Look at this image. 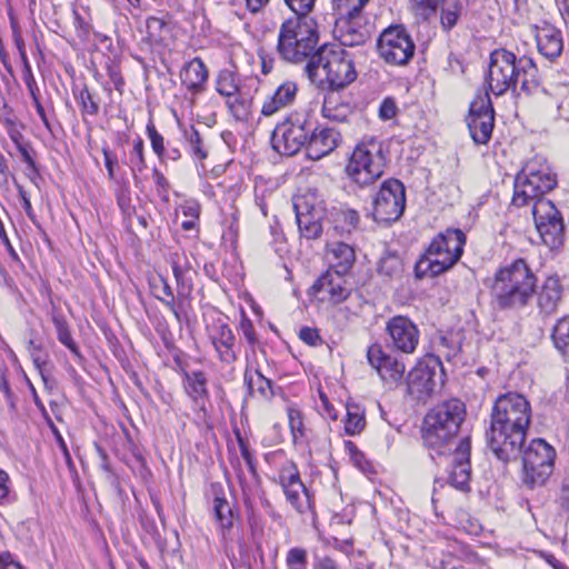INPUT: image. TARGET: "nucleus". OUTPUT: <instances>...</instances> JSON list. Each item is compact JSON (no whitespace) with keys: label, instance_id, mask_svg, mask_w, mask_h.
Returning a JSON list of instances; mask_svg holds the SVG:
<instances>
[{"label":"nucleus","instance_id":"obj_19","mask_svg":"<svg viewBox=\"0 0 569 569\" xmlns=\"http://www.w3.org/2000/svg\"><path fill=\"white\" fill-rule=\"evenodd\" d=\"M279 483L283 489L288 502L299 512L305 513L312 509L309 490L302 483L296 466L282 468Z\"/></svg>","mask_w":569,"mask_h":569},{"label":"nucleus","instance_id":"obj_17","mask_svg":"<svg viewBox=\"0 0 569 569\" xmlns=\"http://www.w3.org/2000/svg\"><path fill=\"white\" fill-rule=\"evenodd\" d=\"M388 346L396 351L411 355L419 345L420 332L406 316H395L386 323Z\"/></svg>","mask_w":569,"mask_h":569},{"label":"nucleus","instance_id":"obj_1","mask_svg":"<svg viewBox=\"0 0 569 569\" xmlns=\"http://www.w3.org/2000/svg\"><path fill=\"white\" fill-rule=\"evenodd\" d=\"M557 186L556 176L548 167L537 168L528 162L515 180L512 204L532 206L531 213L541 241L550 249H558L565 239L562 217L553 202L543 197Z\"/></svg>","mask_w":569,"mask_h":569},{"label":"nucleus","instance_id":"obj_28","mask_svg":"<svg viewBox=\"0 0 569 569\" xmlns=\"http://www.w3.org/2000/svg\"><path fill=\"white\" fill-rule=\"evenodd\" d=\"M181 83L192 94L204 90L208 80V70L200 58L187 62L180 71Z\"/></svg>","mask_w":569,"mask_h":569},{"label":"nucleus","instance_id":"obj_41","mask_svg":"<svg viewBox=\"0 0 569 569\" xmlns=\"http://www.w3.org/2000/svg\"><path fill=\"white\" fill-rule=\"evenodd\" d=\"M443 2L445 0H411V9L417 17L427 20L436 14Z\"/></svg>","mask_w":569,"mask_h":569},{"label":"nucleus","instance_id":"obj_47","mask_svg":"<svg viewBox=\"0 0 569 569\" xmlns=\"http://www.w3.org/2000/svg\"><path fill=\"white\" fill-rule=\"evenodd\" d=\"M77 100L80 103L83 113L90 116H97L99 113V103L94 100L87 87L80 90L77 96Z\"/></svg>","mask_w":569,"mask_h":569},{"label":"nucleus","instance_id":"obj_54","mask_svg":"<svg viewBox=\"0 0 569 569\" xmlns=\"http://www.w3.org/2000/svg\"><path fill=\"white\" fill-rule=\"evenodd\" d=\"M237 438H238L241 456L243 457V459L249 468V471L252 473V476L254 478H257L258 475H257V470H256L254 460H253L252 455L249 451L248 445L239 433L237 435Z\"/></svg>","mask_w":569,"mask_h":569},{"label":"nucleus","instance_id":"obj_49","mask_svg":"<svg viewBox=\"0 0 569 569\" xmlns=\"http://www.w3.org/2000/svg\"><path fill=\"white\" fill-rule=\"evenodd\" d=\"M21 58H22V61H23L22 78H23V81H24V83H26V86L28 88V91H29L31 98L34 99V97H39L38 96L39 88L37 86V82H36L34 76L32 73L30 63H29L28 58H27L24 52L21 53Z\"/></svg>","mask_w":569,"mask_h":569},{"label":"nucleus","instance_id":"obj_44","mask_svg":"<svg viewBox=\"0 0 569 569\" xmlns=\"http://www.w3.org/2000/svg\"><path fill=\"white\" fill-rule=\"evenodd\" d=\"M317 0H283L286 7L293 12L291 18H311Z\"/></svg>","mask_w":569,"mask_h":569},{"label":"nucleus","instance_id":"obj_32","mask_svg":"<svg viewBox=\"0 0 569 569\" xmlns=\"http://www.w3.org/2000/svg\"><path fill=\"white\" fill-rule=\"evenodd\" d=\"M331 253L330 270L337 271L340 274H347L356 260L353 248L345 242H337L333 244Z\"/></svg>","mask_w":569,"mask_h":569},{"label":"nucleus","instance_id":"obj_18","mask_svg":"<svg viewBox=\"0 0 569 569\" xmlns=\"http://www.w3.org/2000/svg\"><path fill=\"white\" fill-rule=\"evenodd\" d=\"M367 360L382 381L398 386L403 379L406 366L396 356L387 353L380 343H372L367 349Z\"/></svg>","mask_w":569,"mask_h":569},{"label":"nucleus","instance_id":"obj_57","mask_svg":"<svg viewBox=\"0 0 569 569\" xmlns=\"http://www.w3.org/2000/svg\"><path fill=\"white\" fill-rule=\"evenodd\" d=\"M9 482V475L4 470L0 469V505H4L8 502V497L10 492Z\"/></svg>","mask_w":569,"mask_h":569},{"label":"nucleus","instance_id":"obj_58","mask_svg":"<svg viewBox=\"0 0 569 569\" xmlns=\"http://www.w3.org/2000/svg\"><path fill=\"white\" fill-rule=\"evenodd\" d=\"M51 429H52V432L56 436V440H57V442L59 445V448L61 449V451L63 453L66 463L68 465V467L70 469L73 468L72 458H71V455L69 452V449L67 447L66 441L63 440L62 436L60 435V432L58 431V429L54 426H51Z\"/></svg>","mask_w":569,"mask_h":569},{"label":"nucleus","instance_id":"obj_51","mask_svg":"<svg viewBox=\"0 0 569 569\" xmlns=\"http://www.w3.org/2000/svg\"><path fill=\"white\" fill-rule=\"evenodd\" d=\"M161 282H162V292H163L164 297L163 298L158 297V298L166 307H168L170 309V311L174 315L176 319L178 321H180V311L176 305V299H174L172 289L164 279H161Z\"/></svg>","mask_w":569,"mask_h":569},{"label":"nucleus","instance_id":"obj_35","mask_svg":"<svg viewBox=\"0 0 569 569\" xmlns=\"http://www.w3.org/2000/svg\"><path fill=\"white\" fill-rule=\"evenodd\" d=\"M244 382L251 395L257 392L263 398H269L273 395L271 380L262 376L259 370H246Z\"/></svg>","mask_w":569,"mask_h":569},{"label":"nucleus","instance_id":"obj_60","mask_svg":"<svg viewBox=\"0 0 569 569\" xmlns=\"http://www.w3.org/2000/svg\"><path fill=\"white\" fill-rule=\"evenodd\" d=\"M313 569H339V567L332 558L326 556L315 558Z\"/></svg>","mask_w":569,"mask_h":569},{"label":"nucleus","instance_id":"obj_56","mask_svg":"<svg viewBox=\"0 0 569 569\" xmlns=\"http://www.w3.org/2000/svg\"><path fill=\"white\" fill-rule=\"evenodd\" d=\"M369 0H332L336 10H348L352 7L362 9Z\"/></svg>","mask_w":569,"mask_h":569},{"label":"nucleus","instance_id":"obj_27","mask_svg":"<svg viewBox=\"0 0 569 569\" xmlns=\"http://www.w3.org/2000/svg\"><path fill=\"white\" fill-rule=\"evenodd\" d=\"M297 91L298 87L295 82H283L271 96L266 98L261 107V114L264 117H271L282 109L292 106L296 100Z\"/></svg>","mask_w":569,"mask_h":569},{"label":"nucleus","instance_id":"obj_33","mask_svg":"<svg viewBox=\"0 0 569 569\" xmlns=\"http://www.w3.org/2000/svg\"><path fill=\"white\" fill-rule=\"evenodd\" d=\"M186 391L196 401L208 398L207 378L202 371L186 373Z\"/></svg>","mask_w":569,"mask_h":569},{"label":"nucleus","instance_id":"obj_20","mask_svg":"<svg viewBox=\"0 0 569 569\" xmlns=\"http://www.w3.org/2000/svg\"><path fill=\"white\" fill-rule=\"evenodd\" d=\"M470 439L468 437L461 439L453 451L452 469L448 478L452 487L463 492L470 490Z\"/></svg>","mask_w":569,"mask_h":569},{"label":"nucleus","instance_id":"obj_8","mask_svg":"<svg viewBox=\"0 0 569 569\" xmlns=\"http://www.w3.org/2000/svg\"><path fill=\"white\" fill-rule=\"evenodd\" d=\"M465 244L466 234L460 229H447L439 233L416 263L417 278L436 277L447 271L460 259Z\"/></svg>","mask_w":569,"mask_h":569},{"label":"nucleus","instance_id":"obj_30","mask_svg":"<svg viewBox=\"0 0 569 569\" xmlns=\"http://www.w3.org/2000/svg\"><path fill=\"white\" fill-rule=\"evenodd\" d=\"M211 493L213 495L212 510L216 522L222 535L230 530L233 526L234 513L231 503L226 499L221 485H211Z\"/></svg>","mask_w":569,"mask_h":569},{"label":"nucleus","instance_id":"obj_21","mask_svg":"<svg viewBox=\"0 0 569 569\" xmlns=\"http://www.w3.org/2000/svg\"><path fill=\"white\" fill-rule=\"evenodd\" d=\"M316 293L321 295L322 300H329L333 305L343 302L351 293V287L346 274L328 270L312 286Z\"/></svg>","mask_w":569,"mask_h":569},{"label":"nucleus","instance_id":"obj_14","mask_svg":"<svg viewBox=\"0 0 569 569\" xmlns=\"http://www.w3.org/2000/svg\"><path fill=\"white\" fill-rule=\"evenodd\" d=\"M378 52L389 64L405 66L415 54L416 46L402 26H391L378 39Z\"/></svg>","mask_w":569,"mask_h":569},{"label":"nucleus","instance_id":"obj_53","mask_svg":"<svg viewBox=\"0 0 569 569\" xmlns=\"http://www.w3.org/2000/svg\"><path fill=\"white\" fill-rule=\"evenodd\" d=\"M300 339L309 346L316 347L322 343L318 329L303 327L299 332Z\"/></svg>","mask_w":569,"mask_h":569},{"label":"nucleus","instance_id":"obj_4","mask_svg":"<svg viewBox=\"0 0 569 569\" xmlns=\"http://www.w3.org/2000/svg\"><path fill=\"white\" fill-rule=\"evenodd\" d=\"M536 282L537 278L526 261L518 259L495 274L491 286L493 301L499 309L519 310L532 299Z\"/></svg>","mask_w":569,"mask_h":569},{"label":"nucleus","instance_id":"obj_39","mask_svg":"<svg viewBox=\"0 0 569 569\" xmlns=\"http://www.w3.org/2000/svg\"><path fill=\"white\" fill-rule=\"evenodd\" d=\"M378 271L389 279L400 278L403 271L401 258L396 253L387 252L380 259Z\"/></svg>","mask_w":569,"mask_h":569},{"label":"nucleus","instance_id":"obj_6","mask_svg":"<svg viewBox=\"0 0 569 569\" xmlns=\"http://www.w3.org/2000/svg\"><path fill=\"white\" fill-rule=\"evenodd\" d=\"M319 48L318 23L313 18H288L280 24L276 50L283 61L309 62Z\"/></svg>","mask_w":569,"mask_h":569},{"label":"nucleus","instance_id":"obj_23","mask_svg":"<svg viewBox=\"0 0 569 569\" xmlns=\"http://www.w3.org/2000/svg\"><path fill=\"white\" fill-rule=\"evenodd\" d=\"M436 376L435 367L419 362L407 376V392L417 400L430 397L437 387Z\"/></svg>","mask_w":569,"mask_h":569},{"label":"nucleus","instance_id":"obj_40","mask_svg":"<svg viewBox=\"0 0 569 569\" xmlns=\"http://www.w3.org/2000/svg\"><path fill=\"white\" fill-rule=\"evenodd\" d=\"M551 337L556 348L569 360V316L556 323Z\"/></svg>","mask_w":569,"mask_h":569},{"label":"nucleus","instance_id":"obj_12","mask_svg":"<svg viewBox=\"0 0 569 569\" xmlns=\"http://www.w3.org/2000/svg\"><path fill=\"white\" fill-rule=\"evenodd\" d=\"M292 204L300 234L306 239L319 238L323 230L325 207L318 191L308 189L296 194Z\"/></svg>","mask_w":569,"mask_h":569},{"label":"nucleus","instance_id":"obj_26","mask_svg":"<svg viewBox=\"0 0 569 569\" xmlns=\"http://www.w3.org/2000/svg\"><path fill=\"white\" fill-rule=\"evenodd\" d=\"M536 41L539 52L550 61L557 59L563 50L561 31L548 23L537 28Z\"/></svg>","mask_w":569,"mask_h":569},{"label":"nucleus","instance_id":"obj_16","mask_svg":"<svg viewBox=\"0 0 569 569\" xmlns=\"http://www.w3.org/2000/svg\"><path fill=\"white\" fill-rule=\"evenodd\" d=\"M467 124L477 144H486L495 126V110L488 91L478 93L470 104Z\"/></svg>","mask_w":569,"mask_h":569},{"label":"nucleus","instance_id":"obj_25","mask_svg":"<svg viewBox=\"0 0 569 569\" xmlns=\"http://www.w3.org/2000/svg\"><path fill=\"white\" fill-rule=\"evenodd\" d=\"M210 340L220 361L228 365L236 361L237 355L233 349L236 337L227 323L218 322L213 325L210 332Z\"/></svg>","mask_w":569,"mask_h":569},{"label":"nucleus","instance_id":"obj_10","mask_svg":"<svg viewBox=\"0 0 569 569\" xmlns=\"http://www.w3.org/2000/svg\"><path fill=\"white\" fill-rule=\"evenodd\" d=\"M555 459L556 450L546 440H531L522 452V485L528 489L546 486L553 472Z\"/></svg>","mask_w":569,"mask_h":569},{"label":"nucleus","instance_id":"obj_59","mask_svg":"<svg viewBox=\"0 0 569 569\" xmlns=\"http://www.w3.org/2000/svg\"><path fill=\"white\" fill-rule=\"evenodd\" d=\"M102 153L104 157V164L108 170L109 179L113 180L114 179V166L118 163V160H117L116 156L112 154V152L108 148H103Z\"/></svg>","mask_w":569,"mask_h":569},{"label":"nucleus","instance_id":"obj_31","mask_svg":"<svg viewBox=\"0 0 569 569\" xmlns=\"http://www.w3.org/2000/svg\"><path fill=\"white\" fill-rule=\"evenodd\" d=\"M352 113L351 106L343 102L337 92L332 91L326 94L322 104V114L325 118L336 122H346Z\"/></svg>","mask_w":569,"mask_h":569},{"label":"nucleus","instance_id":"obj_15","mask_svg":"<svg viewBox=\"0 0 569 569\" xmlns=\"http://www.w3.org/2000/svg\"><path fill=\"white\" fill-rule=\"evenodd\" d=\"M406 207L405 186L397 179L386 180L373 199L372 217L376 221H397Z\"/></svg>","mask_w":569,"mask_h":569},{"label":"nucleus","instance_id":"obj_3","mask_svg":"<svg viewBox=\"0 0 569 569\" xmlns=\"http://www.w3.org/2000/svg\"><path fill=\"white\" fill-rule=\"evenodd\" d=\"M488 92L496 97L508 91L517 96L533 94L539 89L538 68L530 57H517L506 49H496L490 53L486 74Z\"/></svg>","mask_w":569,"mask_h":569},{"label":"nucleus","instance_id":"obj_5","mask_svg":"<svg viewBox=\"0 0 569 569\" xmlns=\"http://www.w3.org/2000/svg\"><path fill=\"white\" fill-rule=\"evenodd\" d=\"M465 418L466 406L459 399H449L435 406L423 420L422 438L426 446L438 455L450 451Z\"/></svg>","mask_w":569,"mask_h":569},{"label":"nucleus","instance_id":"obj_43","mask_svg":"<svg viewBox=\"0 0 569 569\" xmlns=\"http://www.w3.org/2000/svg\"><path fill=\"white\" fill-rule=\"evenodd\" d=\"M184 138L193 157L199 160L207 158V152L202 147L201 137L194 127L191 126L189 129L184 130Z\"/></svg>","mask_w":569,"mask_h":569},{"label":"nucleus","instance_id":"obj_2","mask_svg":"<svg viewBox=\"0 0 569 569\" xmlns=\"http://www.w3.org/2000/svg\"><path fill=\"white\" fill-rule=\"evenodd\" d=\"M530 419V405L522 395L509 392L496 400L487 441L499 460L508 461L519 455Z\"/></svg>","mask_w":569,"mask_h":569},{"label":"nucleus","instance_id":"obj_64","mask_svg":"<svg viewBox=\"0 0 569 569\" xmlns=\"http://www.w3.org/2000/svg\"><path fill=\"white\" fill-rule=\"evenodd\" d=\"M17 187V190H18V193H19V197L21 198L22 200V207L26 211V213L28 214V217L32 218L33 216V209H32V206H31V202H30V199L29 197L27 196V192L26 190L23 189L22 186L20 184H16Z\"/></svg>","mask_w":569,"mask_h":569},{"label":"nucleus","instance_id":"obj_24","mask_svg":"<svg viewBox=\"0 0 569 569\" xmlns=\"http://www.w3.org/2000/svg\"><path fill=\"white\" fill-rule=\"evenodd\" d=\"M340 133L332 128L317 130L312 123V132L307 143V154L310 159L319 160L333 151L339 142Z\"/></svg>","mask_w":569,"mask_h":569},{"label":"nucleus","instance_id":"obj_29","mask_svg":"<svg viewBox=\"0 0 569 569\" xmlns=\"http://www.w3.org/2000/svg\"><path fill=\"white\" fill-rule=\"evenodd\" d=\"M561 299L562 286L559 278H547L537 297V303L540 313L545 316L553 315L557 311Z\"/></svg>","mask_w":569,"mask_h":569},{"label":"nucleus","instance_id":"obj_48","mask_svg":"<svg viewBox=\"0 0 569 569\" xmlns=\"http://www.w3.org/2000/svg\"><path fill=\"white\" fill-rule=\"evenodd\" d=\"M147 133L150 139L153 152L162 161L164 159V154H166L163 137L157 131V129L152 122L148 123Z\"/></svg>","mask_w":569,"mask_h":569},{"label":"nucleus","instance_id":"obj_36","mask_svg":"<svg viewBox=\"0 0 569 569\" xmlns=\"http://www.w3.org/2000/svg\"><path fill=\"white\" fill-rule=\"evenodd\" d=\"M366 426L365 411L356 403H347L345 430L348 435H359Z\"/></svg>","mask_w":569,"mask_h":569},{"label":"nucleus","instance_id":"obj_34","mask_svg":"<svg viewBox=\"0 0 569 569\" xmlns=\"http://www.w3.org/2000/svg\"><path fill=\"white\" fill-rule=\"evenodd\" d=\"M28 351L30 352L33 365L37 368L44 386L49 387L51 382L50 375L47 370L49 356L43 352L42 346L37 343L33 339L28 341Z\"/></svg>","mask_w":569,"mask_h":569},{"label":"nucleus","instance_id":"obj_13","mask_svg":"<svg viewBox=\"0 0 569 569\" xmlns=\"http://www.w3.org/2000/svg\"><path fill=\"white\" fill-rule=\"evenodd\" d=\"M335 36L339 41V47H361L370 38L372 26L362 14V9L352 7L348 10H337Z\"/></svg>","mask_w":569,"mask_h":569},{"label":"nucleus","instance_id":"obj_45","mask_svg":"<svg viewBox=\"0 0 569 569\" xmlns=\"http://www.w3.org/2000/svg\"><path fill=\"white\" fill-rule=\"evenodd\" d=\"M288 569H306L308 565L307 550L300 547L289 549L286 557Z\"/></svg>","mask_w":569,"mask_h":569},{"label":"nucleus","instance_id":"obj_50","mask_svg":"<svg viewBox=\"0 0 569 569\" xmlns=\"http://www.w3.org/2000/svg\"><path fill=\"white\" fill-rule=\"evenodd\" d=\"M360 217L356 210L346 209L338 213V221L341 223V228L348 232L358 227Z\"/></svg>","mask_w":569,"mask_h":569},{"label":"nucleus","instance_id":"obj_42","mask_svg":"<svg viewBox=\"0 0 569 569\" xmlns=\"http://www.w3.org/2000/svg\"><path fill=\"white\" fill-rule=\"evenodd\" d=\"M288 420L293 441L298 442L303 439L306 429L302 412L297 408H288Z\"/></svg>","mask_w":569,"mask_h":569},{"label":"nucleus","instance_id":"obj_7","mask_svg":"<svg viewBox=\"0 0 569 569\" xmlns=\"http://www.w3.org/2000/svg\"><path fill=\"white\" fill-rule=\"evenodd\" d=\"M306 70L312 81L323 76L331 89L343 88L357 78L351 53L337 44L321 46Z\"/></svg>","mask_w":569,"mask_h":569},{"label":"nucleus","instance_id":"obj_9","mask_svg":"<svg viewBox=\"0 0 569 569\" xmlns=\"http://www.w3.org/2000/svg\"><path fill=\"white\" fill-rule=\"evenodd\" d=\"M385 163L382 143L376 138L363 139L352 151L346 173L358 186L368 187L382 176Z\"/></svg>","mask_w":569,"mask_h":569},{"label":"nucleus","instance_id":"obj_62","mask_svg":"<svg viewBox=\"0 0 569 569\" xmlns=\"http://www.w3.org/2000/svg\"><path fill=\"white\" fill-rule=\"evenodd\" d=\"M7 133L11 141L16 144V148H19L26 143H29L28 141H24V137L22 132L19 129V126H16L13 128H10L7 130Z\"/></svg>","mask_w":569,"mask_h":569},{"label":"nucleus","instance_id":"obj_38","mask_svg":"<svg viewBox=\"0 0 569 569\" xmlns=\"http://www.w3.org/2000/svg\"><path fill=\"white\" fill-rule=\"evenodd\" d=\"M463 6L460 0L443 2L440 14L441 28L445 31L453 29L462 13Z\"/></svg>","mask_w":569,"mask_h":569},{"label":"nucleus","instance_id":"obj_63","mask_svg":"<svg viewBox=\"0 0 569 569\" xmlns=\"http://www.w3.org/2000/svg\"><path fill=\"white\" fill-rule=\"evenodd\" d=\"M17 150L19 151V153L26 164L36 161V159H34L36 151L33 150V148L30 143H26V144L17 148Z\"/></svg>","mask_w":569,"mask_h":569},{"label":"nucleus","instance_id":"obj_37","mask_svg":"<svg viewBox=\"0 0 569 569\" xmlns=\"http://www.w3.org/2000/svg\"><path fill=\"white\" fill-rule=\"evenodd\" d=\"M147 39L152 44H161L170 36V28L162 19L151 17L146 21Z\"/></svg>","mask_w":569,"mask_h":569},{"label":"nucleus","instance_id":"obj_55","mask_svg":"<svg viewBox=\"0 0 569 569\" xmlns=\"http://www.w3.org/2000/svg\"><path fill=\"white\" fill-rule=\"evenodd\" d=\"M397 113V106L393 99L386 98L380 108H379V116L382 120H391Z\"/></svg>","mask_w":569,"mask_h":569},{"label":"nucleus","instance_id":"obj_52","mask_svg":"<svg viewBox=\"0 0 569 569\" xmlns=\"http://www.w3.org/2000/svg\"><path fill=\"white\" fill-rule=\"evenodd\" d=\"M57 338L58 340L63 345L66 346L70 352L78 359H82V356H81V352H80V349L78 347V345L74 342V340L72 339V336H71V332H70V329H67V330H62L61 332L57 333Z\"/></svg>","mask_w":569,"mask_h":569},{"label":"nucleus","instance_id":"obj_46","mask_svg":"<svg viewBox=\"0 0 569 569\" xmlns=\"http://www.w3.org/2000/svg\"><path fill=\"white\" fill-rule=\"evenodd\" d=\"M172 271L176 278L178 288L183 292L191 291V280L187 277L188 268L182 266L178 259H172Z\"/></svg>","mask_w":569,"mask_h":569},{"label":"nucleus","instance_id":"obj_22","mask_svg":"<svg viewBox=\"0 0 569 569\" xmlns=\"http://www.w3.org/2000/svg\"><path fill=\"white\" fill-rule=\"evenodd\" d=\"M216 90L219 94L228 98L227 106L232 116L238 119H244L247 117V104L242 98H238L239 83L237 74L229 70L223 69L218 73L216 80Z\"/></svg>","mask_w":569,"mask_h":569},{"label":"nucleus","instance_id":"obj_61","mask_svg":"<svg viewBox=\"0 0 569 569\" xmlns=\"http://www.w3.org/2000/svg\"><path fill=\"white\" fill-rule=\"evenodd\" d=\"M7 133L11 141L16 144V148H19L26 143H29L28 141H24V137L22 132L19 129V126H16L13 128H10L7 130Z\"/></svg>","mask_w":569,"mask_h":569},{"label":"nucleus","instance_id":"obj_11","mask_svg":"<svg viewBox=\"0 0 569 569\" xmlns=\"http://www.w3.org/2000/svg\"><path fill=\"white\" fill-rule=\"evenodd\" d=\"M312 121L303 114H290L278 123L271 134L272 148L280 154L293 156L307 147Z\"/></svg>","mask_w":569,"mask_h":569}]
</instances>
